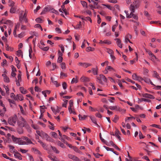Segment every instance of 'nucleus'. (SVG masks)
I'll return each mask as SVG.
<instances>
[{"instance_id":"54","label":"nucleus","mask_w":161,"mask_h":161,"mask_svg":"<svg viewBox=\"0 0 161 161\" xmlns=\"http://www.w3.org/2000/svg\"><path fill=\"white\" fill-rule=\"evenodd\" d=\"M4 87L6 91V93L8 94H9V89L8 87L7 86H5V85L4 86Z\"/></svg>"},{"instance_id":"29","label":"nucleus","mask_w":161,"mask_h":161,"mask_svg":"<svg viewBox=\"0 0 161 161\" xmlns=\"http://www.w3.org/2000/svg\"><path fill=\"white\" fill-rule=\"evenodd\" d=\"M14 157L16 158H18L19 160L22 159L21 155L19 153H17L14 154Z\"/></svg>"},{"instance_id":"27","label":"nucleus","mask_w":161,"mask_h":161,"mask_svg":"<svg viewBox=\"0 0 161 161\" xmlns=\"http://www.w3.org/2000/svg\"><path fill=\"white\" fill-rule=\"evenodd\" d=\"M6 111V108L5 107H4L2 109H0V115L1 116H3Z\"/></svg>"},{"instance_id":"7","label":"nucleus","mask_w":161,"mask_h":161,"mask_svg":"<svg viewBox=\"0 0 161 161\" xmlns=\"http://www.w3.org/2000/svg\"><path fill=\"white\" fill-rule=\"evenodd\" d=\"M18 124L20 127H24L26 125V122L23 118L21 117L18 122Z\"/></svg>"},{"instance_id":"11","label":"nucleus","mask_w":161,"mask_h":161,"mask_svg":"<svg viewBox=\"0 0 161 161\" xmlns=\"http://www.w3.org/2000/svg\"><path fill=\"white\" fill-rule=\"evenodd\" d=\"M101 141L104 142L107 146H112L113 147L115 144L112 141H110L109 142H107L104 139H102Z\"/></svg>"},{"instance_id":"49","label":"nucleus","mask_w":161,"mask_h":161,"mask_svg":"<svg viewBox=\"0 0 161 161\" xmlns=\"http://www.w3.org/2000/svg\"><path fill=\"white\" fill-rule=\"evenodd\" d=\"M6 50L7 51L10 50L11 51H13V48L12 47H10L8 44H6Z\"/></svg>"},{"instance_id":"40","label":"nucleus","mask_w":161,"mask_h":161,"mask_svg":"<svg viewBox=\"0 0 161 161\" xmlns=\"http://www.w3.org/2000/svg\"><path fill=\"white\" fill-rule=\"evenodd\" d=\"M81 21H80L79 22V23L78 24L75 26H74L73 27H74V28L75 29H79L80 28V27L81 26Z\"/></svg>"},{"instance_id":"14","label":"nucleus","mask_w":161,"mask_h":161,"mask_svg":"<svg viewBox=\"0 0 161 161\" xmlns=\"http://www.w3.org/2000/svg\"><path fill=\"white\" fill-rule=\"evenodd\" d=\"M106 71L105 73L107 74L108 71H114V69L110 66H107L105 69Z\"/></svg>"},{"instance_id":"36","label":"nucleus","mask_w":161,"mask_h":161,"mask_svg":"<svg viewBox=\"0 0 161 161\" xmlns=\"http://www.w3.org/2000/svg\"><path fill=\"white\" fill-rule=\"evenodd\" d=\"M51 79L52 82L53 83L54 85H56L57 87H58L60 85L59 84H58V82L57 81H54V79L53 77H51Z\"/></svg>"},{"instance_id":"56","label":"nucleus","mask_w":161,"mask_h":161,"mask_svg":"<svg viewBox=\"0 0 161 161\" xmlns=\"http://www.w3.org/2000/svg\"><path fill=\"white\" fill-rule=\"evenodd\" d=\"M143 74L144 75H146L148 73L149 70L147 69L146 68H143Z\"/></svg>"},{"instance_id":"5","label":"nucleus","mask_w":161,"mask_h":161,"mask_svg":"<svg viewBox=\"0 0 161 161\" xmlns=\"http://www.w3.org/2000/svg\"><path fill=\"white\" fill-rule=\"evenodd\" d=\"M148 53V55L150 57V59H151L152 61L155 62V60L157 61H159V60L156 57L155 55L152 53V52L150 50L146 51Z\"/></svg>"},{"instance_id":"9","label":"nucleus","mask_w":161,"mask_h":161,"mask_svg":"<svg viewBox=\"0 0 161 161\" xmlns=\"http://www.w3.org/2000/svg\"><path fill=\"white\" fill-rule=\"evenodd\" d=\"M36 132L39 136L43 139L45 137L47 136V133L43 131L42 130H36Z\"/></svg>"},{"instance_id":"22","label":"nucleus","mask_w":161,"mask_h":161,"mask_svg":"<svg viewBox=\"0 0 161 161\" xmlns=\"http://www.w3.org/2000/svg\"><path fill=\"white\" fill-rule=\"evenodd\" d=\"M92 72L93 74L94 75H97L98 74L97 71L98 68L97 66H96V68H93L92 69Z\"/></svg>"},{"instance_id":"45","label":"nucleus","mask_w":161,"mask_h":161,"mask_svg":"<svg viewBox=\"0 0 161 161\" xmlns=\"http://www.w3.org/2000/svg\"><path fill=\"white\" fill-rule=\"evenodd\" d=\"M58 146H60V147H61L62 148H65V146H64V144L59 141L58 142Z\"/></svg>"},{"instance_id":"1","label":"nucleus","mask_w":161,"mask_h":161,"mask_svg":"<svg viewBox=\"0 0 161 161\" xmlns=\"http://www.w3.org/2000/svg\"><path fill=\"white\" fill-rule=\"evenodd\" d=\"M47 11H49L51 13H55L56 14H58L59 13L58 11L56 10L51 6H47L46 7L42 12L41 13V14H45L46 12Z\"/></svg>"},{"instance_id":"38","label":"nucleus","mask_w":161,"mask_h":161,"mask_svg":"<svg viewBox=\"0 0 161 161\" xmlns=\"http://www.w3.org/2000/svg\"><path fill=\"white\" fill-rule=\"evenodd\" d=\"M90 118L91 119V120L92 122L94 124H95L96 125H98L97 122V121L96 120V119L94 117H93L92 116H90Z\"/></svg>"},{"instance_id":"30","label":"nucleus","mask_w":161,"mask_h":161,"mask_svg":"<svg viewBox=\"0 0 161 161\" xmlns=\"http://www.w3.org/2000/svg\"><path fill=\"white\" fill-rule=\"evenodd\" d=\"M77 76H75L76 78H74L72 79L71 83V84H73L74 83H76L78 82V79L77 78Z\"/></svg>"},{"instance_id":"64","label":"nucleus","mask_w":161,"mask_h":161,"mask_svg":"<svg viewBox=\"0 0 161 161\" xmlns=\"http://www.w3.org/2000/svg\"><path fill=\"white\" fill-rule=\"evenodd\" d=\"M28 156L29 158L30 161H34V159L33 156L31 154H28Z\"/></svg>"},{"instance_id":"25","label":"nucleus","mask_w":161,"mask_h":161,"mask_svg":"<svg viewBox=\"0 0 161 161\" xmlns=\"http://www.w3.org/2000/svg\"><path fill=\"white\" fill-rule=\"evenodd\" d=\"M38 142L40 143L41 145L42 146L43 148L46 150H47V146L46 145V144L43 143V142L41 140H39Z\"/></svg>"},{"instance_id":"4","label":"nucleus","mask_w":161,"mask_h":161,"mask_svg":"<svg viewBox=\"0 0 161 161\" xmlns=\"http://www.w3.org/2000/svg\"><path fill=\"white\" fill-rule=\"evenodd\" d=\"M17 120V117L16 115L9 118L8 119V123L11 125H14Z\"/></svg>"},{"instance_id":"10","label":"nucleus","mask_w":161,"mask_h":161,"mask_svg":"<svg viewBox=\"0 0 161 161\" xmlns=\"http://www.w3.org/2000/svg\"><path fill=\"white\" fill-rule=\"evenodd\" d=\"M153 77L156 78L158 80L159 82L161 84V79L157 72L155 71H153Z\"/></svg>"},{"instance_id":"48","label":"nucleus","mask_w":161,"mask_h":161,"mask_svg":"<svg viewBox=\"0 0 161 161\" xmlns=\"http://www.w3.org/2000/svg\"><path fill=\"white\" fill-rule=\"evenodd\" d=\"M138 77V76H137L136 74L135 73L133 74L132 76V79L135 80H137Z\"/></svg>"},{"instance_id":"2","label":"nucleus","mask_w":161,"mask_h":161,"mask_svg":"<svg viewBox=\"0 0 161 161\" xmlns=\"http://www.w3.org/2000/svg\"><path fill=\"white\" fill-rule=\"evenodd\" d=\"M133 4H131L129 8L130 10L131 11L130 14H132L135 12V8H137L139 7L140 4V2L139 1H135L133 3Z\"/></svg>"},{"instance_id":"21","label":"nucleus","mask_w":161,"mask_h":161,"mask_svg":"<svg viewBox=\"0 0 161 161\" xmlns=\"http://www.w3.org/2000/svg\"><path fill=\"white\" fill-rule=\"evenodd\" d=\"M20 23H17V25L15 26L14 30L13 31V34L15 36H16V29L17 28H19L20 25Z\"/></svg>"},{"instance_id":"18","label":"nucleus","mask_w":161,"mask_h":161,"mask_svg":"<svg viewBox=\"0 0 161 161\" xmlns=\"http://www.w3.org/2000/svg\"><path fill=\"white\" fill-rule=\"evenodd\" d=\"M51 109L53 113L55 114L57 113H59L60 111V108L58 106L57 107L56 109H55L53 107H51Z\"/></svg>"},{"instance_id":"50","label":"nucleus","mask_w":161,"mask_h":161,"mask_svg":"<svg viewBox=\"0 0 161 161\" xmlns=\"http://www.w3.org/2000/svg\"><path fill=\"white\" fill-rule=\"evenodd\" d=\"M107 52L110 55H111V54H113L114 52H113V51L112 50H111V49H109V48H107Z\"/></svg>"},{"instance_id":"23","label":"nucleus","mask_w":161,"mask_h":161,"mask_svg":"<svg viewBox=\"0 0 161 161\" xmlns=\"http://www.w3.org/2000/svg\"><path fill=\"white\" fill-rule=\"evenodd\" d=\"M132 17H133V18L136 20H137L138 19V17L137 16L136 14H133V13L131 14H129V16L127 17V18H130Z\"/></svg>"},{"instance_id":"19","label":"nucleus","mask_w":161,"mask_h":161,"mask_svg":"<svg viewBox=\"0 0 161 161\" xmlns=\"http://www.w3.org/2000/svg\"><path fill=\"white\" fill-rule=\"evenodd\" d=\"M143 101L147 102H150L151 101L148 99H147L146 98H142L141 99L138 98V103H141Z\"/></svg>"},{"instance_id":"57","label":"nucleus","mask_w":161,"mask_h":161,"mask_svg":"<svg viewBox=\"0 0 161 161\" xmlns=\"http://www.w3.org/2000/svg\"><path fill=\"white\" fill-rule=\"evenodd\" d=\"M4 81L5 82L7 83H9L10 82L9 79L7 76L4 78Z\"/></svg>"},{"instance_id":"35","label":"nucleus","mask_w":161,"mask_h":161,"mask_svg":"<svg viewBox=\"0 0 161 161\" xmlns=\"http://www.w3.org/2000/svg\"><path fill=\"white\" fill-rule=\"evenodd\" d=\"M4 24L6 25H9L11 26H12L13 25V24L12 23L11 21L9 20H6Z\"/></svg>"},{"instance_id":"32","label":"nucleus","mask_w":161,"mask_h":161,"mask_svg":"<svg viewBox=\"0 0 161 161\" xmlns=\"http://www.w3.org/2000/svg\"><path fill=\"white\" fill-rule=\"evenodd\" d=\"M16 54L18 57H19L21 55L22 58H23V52L21 50H19L17 51Z\"/></svg>"},{"instance_id":"39","label":"nucleus","mask_w":161,"mask_h":161,"mask_svg":"<svg viewBox=\"0 0 161 161\" xmlns=\"http://www.w3.org/2000/svg\"><path fill=\"white\" fill-rule=\"evenodd\" d=\"M16 10V8L15 7H12L10 9V12L12 14L14 13Z\"/></svg>"},{"instance_id":"31","label":"nucleus","mask_w":161,"mask_h":161,"mask_svg":"<svg viewBox=\"0 0 161 161\" xmlns=\"http://www.w3.org/2000/svg\"><path fill=\"white\" fill-rule=\"evenodd\" d=\"M130 117H127L125 119V122H127L128 120H132V119H135V118L131 115H130Z\"/></svg>"},{"instance_id":"24","label":"nucleus","mask_w":161,"mask_h":161,"mask_svg":"<svg viewBox=\"0 0 161 161\" xmlns=\"http://www.w3.org/2000/svg\"><path fill=\"white\" fill-rule=\"evenodd\" d=\"M80 80L82 82H87L89 80V79L85 76H82L80 78Z\"/></svg>"},{"instance_id":"58","label":"nucleus","mask_w":161,"mask_h":161,"mask_svg":"<svg viewBox=\"0 0 161 161\" xmlns=\"http://www.w3.org/2000/svg\"><path fill=\"white\" fill-rule=\"evenodd\" d=\"M143 80L146 83H149V81H150V79L148 78H147L146 77L144 78Z\"/></svg>"},{"instance_id":"46","label":"nucleus","mask_w":161,"mask_h":161,"mask_svg":"<svg viewBox=\"0 0 161 161\" xmlns=\"http://www.w3.org/2000/svg\"><path fill=\"white\" fill-rule=\"evenodd\" d=\"M19 21L20 22H22L24 19L25 18V15H19Z\"/></svg>"},{"instance_id":"53","label":"nucleus","mask_w":161,"mask_h":161,"mask_svg":"<svg viewBox=\"0 0 161 161\" xmlns=\"http://www.w3.org/2000/svg\"><path fill=\"white\" fill-rule=\"evenodd\" d=\"M31 127L35 130H38L39 129V126L37 125H35L34 124H32L31 125Z\"/></svg>"},{"instance_id":"20","label":"nucleus","mask_w":161,"mask_h":161,"mask_svg":"<svg viewBox=\"0 0 161 161\" xmlns=\"http://www.w3.org/2000/svg\"><path fill=\"white\" fill-rule=\"evenodd\" d=\"M15 100H19L20 101H22L24 100V97L21 94L17 95L16 97L14 98Z\"/></svg>"},{"instance_id":"42","label":"nucleus","mask_w":161,"mask_h":161,"mask_svg":"<svg viewBox=\"0 0 161 161\" xmlns=\"http://www.w3.org/2000/svg\"><path fill=\"white\" fill-rule=\"evenodd\" d=\"M51 147L52 150L56 153H59V151L54 147L51 146Z\"/></svg>"},{"instance_id":"59","label":"nucleus","mask_w":161,"mask_h":161,"mask_svg":"<svg viewBox=\"0 0 161 161\" xmlns=\"http://www.w3.org/2000/svg\"><path fill=\"white\" fill-rule=\"evenodd\" d=\"M62 86L64 90L66 89L67 87V83L65 82H63L62 84Z\"/></svg>"},{"instance_id":"15","label":"nucleus","mask_w":161,"mask_h":161,"mask_svg":"<svg viewBox=\"0 0 161 161\" xmlns=\"http://www.w3.org/2000/svg\"><path fill=\"white\" fill-rule=\"evenodd\" d=\"M121 134L120 132L118 129H116V131L115 132V134H113L114 136H115L119 140V141L121 140V138L119 136V135Z\"/></svg>"},{"instance_id":"61","label":"nucleus","mask_w":161,"mask_h":161,"mask_svg":"<svg viewBox=\"0 0 161 161\" xmlns=\"http://www.w3.org/2000/svg\"><path fill=\"white\" fill-rule=\"evenodd\" d=\"M103 43L107 44L108 45L110 44L111 43V42L108 40H104L103 41Z\"/></svg>"},{"instance_id":"62","label":"nucleus","mask_w":161,"mask_h":161,"mask_svg":"<svg viewBox=\"0 0 161 161\" xmlns=\"http://www.w3.org/2000/svg\"><path fill=\"white\" fill-rule=\"evenodd\" d=\"M36 21L38 23H41L42 22V20L40 18H37L36 19Z\"/></svg>"},{"instance_id":"63","label":"nucleus","mask_w":161,"mask_h":161,"mask_svg":"<svg viewBox=\"0 0 161 161\" xmlns=\"http://www.w3.org/2000/svg\"><path fill=\"white\" fill-rule=\"evenodd\" d=\"M69 107H72L73 105V102L72 100H70L69 101Z\"/></svg>"},{"instance_id":"47","label":"nucleus","mask_w":161,"mask_h":161,"mask_svg":"<svg viewBox=\"0 0 161 161\" xmlns=\"http://www.w3.org/2000/svg\"><path fill=\"white\" fill-rule=\"evenodd\" d=\"M50 134L53 137H54L55 138H57V134L56 132H52L50 133Z\"/></svg>"},{"instance_id":"55","label":"nucleus","mask_w":161,"mask_h":161,"mask_svg":"<svg viewBox=\"0 0 161 161\" xmlns=\"http://www.w3.org/2000/svg\"><path fill=\"white\" fill-rule=\"evenodd\" d=\"M61 67L62 69H65L66 68L65 64L63 62L60 64Z\"/></svg>"},{"instance_id":"12","label":"nucleus","mask_w":161,"mask_h":161,"mask_svg":"<svg viewBox=\"0 0 161 161\" xmlns=\"http://www.w3.org/2000/svg\"><path fill=\"white\" fill-rule=\"evenodd\" d=\"M78 65L84 68H87L88 66H91V64L88 63L79 62Z\"/></svg>"},{"instance_id":"51","label":"nucleus","mask_w":161,"mask_h":161,"mask_svg":"<svg viewBox=\"0 0 161 161\" xmlns=\"http://www.w3.org/2000/svg\"><path fill=\"white\" fill-rule=\"evenodd\" d=\"M89 6L91 8V9L94 10V8H99V6H93L92 4H90Z\"/></svg>"},{"instance_id":"16","label":"nucleus","mask_w":161,"mask_h":161,"mask_svg":"<svg viewBox=\"0 0 161 161\" xmlns=\"http://www.w3.org/2000/svg\"><path fill=\"white\" fill-rule=\"evenodd\" d=\"M26 141V142L24 141L23 140H22V145H28L29 144H33L31 139L29 138H28V139Z\"/></svg>"},{"instance_id":"34","label":"nucleus","mask_w":161,"mask_h":161,"mask_svg":"<svg viewBox=\"0 0 161 161\" xmlns=\"http://www.w3.org/2000/svg\"><path fill=\"white\" fill-rule=\"evenodd\" d=\"M80 2L83 7L84 8H87V3L84 1H81Z\"/></svg>"},{"instance_id":"43","label":"nucleus","mask_w":161,"mask_h":161,"mask_svg":"<svg viewBox=\"0 0 161 161\" xmlns=\"http://www.w3.org/2000/svg\"><path fill=\"white\" fill-rule=\"evenodd\" d=\"M72 149L76 152L80 153H81L80 151L75 146H74Z\"/></svg>"},{"instance_id":"33","label":"nucleus","mask_w":161,"mask_h":161,"mask_svg":"<svg viewBox=\"0 0 161 161\" xmlns=\"http://www.w3.org/2000/svg\"><path fill=\"white\" fill-rule=\"evenodd\" d=\"M87 117V116L85 115H83V116H82L80 114L79 115V119L80 120H84Z\"/></svg>"},{"instance_id":"26","label":"nucleus","mask_w":161,"mask_h":161,"mask_svg":"<svg viewBox=\"0 0 161 161\" xmlns=\"http://www.w3.org/2000/svg\"><path fill=\"white\" fill-rule=\"evenodd\" d=\"M48 157L50 158V159L53 161H59V160L55 156H53V157L50 155L48 156Z\"/></svg>"},{"instance_id":"17","label":"nucleus","mask_w":161,"mask_h":161,"mask_svg":"<svg viewBox=\"0 0 161 161\" xmlns=\"http://www.w3.org/2000/svg\"><path fill=\"white\" fill-rule=\"evenodd\" d=\"M114 40L116 41V43L117 46L120 48H122V45L121 43V40L119 38H116Z\"/></svg>"},{"instance_id":"28","label":"nucleus","mask_w":161,"mask_h":161,"mask_svg":"<svg viewBox=\"0 0 161 161\" xmlns=\"http://www.w3.org/2000/svg\"><path fill=\"white\" fill-rule=\"evenodd\" d=\"M32 151L34 152V153L36 154L41 155V153L36 148H32L31 149Z\"/></svg>"},{"instance_id":"6","label":"nucleus","mask_w":161,"mask_h":161,"mask_svg":"<svg viewBox=\"0 0 161 161\" xmlns=\"http://www.w3.org/2000/svg\"><path fill=\"white\" fill-rule=\"evenodd\" d=\"M13 141L16 143H18L19 145H22V139L20 138H17L14 136H11Z\"/></svg>"},{"instance_id":"41","label":"nucleus","mask_w":161,"mask_h":161,"mask_svg":"<svg viewBox=\"0 0 161 161\" xmlns=\"http://www.w3.org/2000/svg\"><path fill=\"white\" fill-rule=\"evenodd\" d=\"M95 49L94 48L92 47H87L86 49V50L87 52L93 51Z\"/></svg>"},{"instance_id":"37","label":"nucleus","mask_w":161,"mask_h":161,"mask_svg":"<svg viewBox=\"0 0 161 161\" xmlns=\"http://www.w3.org/2000/svg\"><path fill=\"white\" fill-rule=\"evenodd\" d=\"M19 90L21 93L23 94H25L27 93L26 90H25L24 88L22 87L19 88Z\"/></svg>"},{"instance_id":"60","label":"nucleus","mask_w":161,"mask_h":161,"mask_svg":"<svg viewBox=\"0 0 161 161\" xmlns=\"http://www.w3.org/2000/svg\"><path fill=\"white\" fill-rule=\"evenodd\" d=\"M103 147L104 148H105V149L108 151H111L112 152H113V150H114V149L113 148H109V147H106V146H104Z\"/></svg>"},{"instance_id":"8","label":"nucleus","mask_w":161,"mask_h":161,"mask_svg":"<svg viewBox=\"0 0 161 161\" xmlns=\"http://www.w3.org/2000/svg\"><path fill=\"white\" fill-rule=\"evenodd\" d=\"M109 108L111 110H116L120 112L122 111L123 112H125V110L121 109L117 106H110L109 107Z\"/></svg>"},{"instance_id":"13","label":"nucleus","mask_w":161,"mask_h":161,"mask_svg":"<svg viewBox=\"0 0 161 161\" xmlns=\"http://www.w3.org/2000/svg\"><path fill=\"white\" fill-rule=\"evenodd\" d=\"M142 96L144 97L151 99H154L155 98L153 96L148 93L142 94Z\"/></svg>"},{"instance_id":"52","label":"nucleus","mask_w":161,"mask_h":161,"mask_svg":"<svg viewBox=\"0 0 161 161\" xmlns=\"http://www.w3.org/2000/svg\"><path fill=\"white\" fill-rule=\"evenodd\" d=\"M72 159L73 160L75 161H80V160L79 159V158H78V157H77L75 155H74L73 158H72Z\"/></svg>"},{"instance_id":"3","label":"nucleus","mask_w":161,"mask_h":161,"mask_svg":"<svg viewBox=\"0 0 161 161\" xmlns=\"http://www.w3.org/2000/svg\"><path fill=\"white\" fill-rule=\"evenodd\" d=\"M97 82L101 84H103L104 82H107V79L103 75H100L99 76L97 77Z\"/></svg>"},{"instance_id":"44","label":"nucleus","mask_w":161,"mask_h":161,"mask_svg":"<svg viewBox=\"0 0 161 161\" xmlns=\"http://www.w3.org/2000/svg\"><path fill=\"white\" fill-rule=\"evenodd\" d=\"M40 108L41 113H42V114L44 113L45 111V107L44 106H40Z\"/></svg>"}]
</instances>
